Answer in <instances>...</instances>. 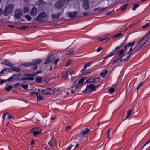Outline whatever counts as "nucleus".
Instances as JSON below:
<instances>
[{"mask_svg": "<svg viewBox=\"0 0 150 150\" xmlns=\"http://www.w3.org/2000/svg\"><path fill=\"white\" fill-rule=\"evenodd\" d=\"M87 79V77H83L81 78L76 83L79 79V78L76 79L75 82V90L76 91L79 92L80 91L81 88L84 85L85 80Z\"/></svg>", "mask_w": 150, "mask_h": 150, "instance_id": "1", "label": "nucleus"}, {"mask_svg": "<svg viewBox=\"0 0 150 150\" xmlns=\"http://www.w3.org/2000/svg\"><path fill=\"white\" fill-rule=\"evenodd\" d=\"M41 62V59H37L33 60L31 62H26L24 64V65L26 67L31 66V68L36 70L38 67L37 65L39 64Z\"/></svg>", "mask_w": 150, "mask_h": 150, "instance_id": "2", "label": "nucleus"}, {"mask_svg": "<svg viewBox=\"0 0 150 150\" xmlns=\"http://www.w3.org/2000/svg\"><path fill=\"white\" fill-rule=\"evenodd\" d=\"M145 37L144 36L142 37L135 45L133 48V51L134 52H137L140 50L142 49L141 47L142 46L147 42L145 40Z\"/></svg>", "mask_w": 150, "mask_h": 150, "instance_id": "3", "label": "nucleus"}, {"mask_svg": "<svg viewBox=\"0 0 150 150\" xmlns=\"http://www.w3.org/2000/svg\"><path fill=\"white\" fill-rule=\"evenodd\" d=\"M96 90V86L93 84H90L87 85L85 90L82 92L86 94H90L91 93Z\"/></svg>", "mask_w": 150, "mask_h": 150, "instance_id": "4", "label": "nucleus"}, {"mask_svg": "<svg viewBox=\"0 0 150 150\" xmlns=\"http://www.w3.org/2000/svg\"><path fill=\"white\" fill-rule=\"evenodd\" d=\"M14 8V6L12 4L7 5L5 7L3 13V15L5 16H8L11 13Z\"/></svg>", "mask_w": 150, "mask_h": 150, "instance_id": "5", "label": "nucleus"}, {"mask_svg": "<svg viewBox=\"0 0 150 150\" xmlns=\"http://www.w3.org/2000/svg\"><path fill=\"white\" fill-rule=\"evenodd\" d=\"M135 44V42L134 41H133L132 42L128 43L127 45H125L124 46V49L125 50V52L130 48L129 49V52H128V56H129V57L130 55L131 54L132 51H134L133 49H132V47ZM133 52H134V51Z\"/></svg>", "mask_w": 150, "mask_h": 150, "instance_id": "6", "label": "nucleus"}, {"mask_svg": "<svg viewBox=\"0 0 150 150\" xmlns=\"http://www.w3.org/2000/svg\"><path fill=\"white\" fill-rule=\"evenodd\" d=\"M38 75L36 74V73H34L33 74H25L26 77L22 78L21 80L25 81L26 80L33 81L34 80V77Z\"/></svg>", "mask_w": 150, "mask_h": 150, "instance_id": "7", "label": "nucleus"}, {"mask_svg": "<svg viewBox=\"0 0 150 150\" xmlns=\"http://www.w3.org/2000/svg\"><path fill=\"white\" fill-rule=\"evenodd\" d=\"M31 132L32 133L33 136L35 137L42 132L41 130L39 127H34L32 128Z\"/></svg>", "mask_w": 150, "mask_h": 150, "instance_id": "8", "label": "nucleus"}, {"mask_svg": "<svg viewBox=\"0 0 150 150\" xmlns=\"http://www.w3.org/2000/svg\"><path fill=\"white\" fill-rule=\"evenodd\" d=\"M57 141L54 137H52L51 140L49 142L48 144L50 146L53 148L57 145Z\"/></svg>", "mask_w": 150, "mask_h": 150, "instance_id": "9", "label": "nucleus"}, {"mask_svg": "<svg viewBox=\"0 0 150 150\" xmlns=\"http://www.w3.org/2000/svg\"><path fill=\"white\" fill-rule=\"evenodd\" d=\"M47 16L46 13L44 12L41 13L35 18V20L38 21L39 22H42L43 21L42 19Z\"/></svg>", "mask_w": 150, "mask_h": 150, "instance_id": "10", "label": "nucleus"}, {"mask_svg": "<svg viewBox=\"0 0 150 150\" xmlns=\"http://www.w3.org/2000/svg\"><path fill=\"white\" fill-rule=\"evenodd\" d=\"M112 37L110 34H107L104 35L102 37H100L98 38V40L100 41H104L107 42Z\"/></svg>", "mask_w": 150, "mask_h": 150, "instance_id": "11", "label": "nucleus"}, {"mask_svg": "<svg viewBox=\"0 0 150 150\" xmlns=\"http://www.w3.org/2000/svg\"><path fill=\"white\" fill-rule=\"evenodd\" d=\"M64 4L65 1L63 2L61 0H59L55 3V6L56 8L60 9L62 8Z\"/></svg>", "mask_w": 150, "mask_h": 150, "instance_id": "12", "label": "nucleus"}, {"mask_svg": "<svg viewBox=\"0 0 150 150\" xmlns=\"http://www.w3.org/2000/svg\"><path fill=\"white\" fill-rule=\"evenodd\" d=\"M82 6L83 8L85 10L89 9V6L88 0H83Z\"/></svg>", "mask_w": 150, "mask_h": 150, "instance_id": "13", "label": "nucleus"}, {"mask_svg": "<svg viewBox=\"0 0 150 150\" xmlns=\"http://www.w3.org/2000/svg\"><path fill=\"white\" fill-rule=\"evenodd\" d=\"M91 132V131L88 127L81 129V134L83 136Z\"/></svg>", "mask_w": 150, "mask_h": 150, "instance_id": "14", "label": "nucleus"}, {"mask_svg": "<svg viewBox=\"0 0 150 150\" xmlns=\"http://www.w3.org/2000/svg\"><path fill=\"white\" fill-rule=\"evenodd\" d=\"M129 58V56H127L125 59H123L122 58V56H118L117 58H115L113 60V62L114 63H116L119 60L120 62L126 61Z\"/></svg>", "mask_w": 150, "mask_h": 150, "instance_id": "15", "label": "nucleus"}, {"mask_svg": "<svg viewBox=\"0 0 150 150\" xmlns=\"http://www.w3.org/2000/svg\"><path fill=\"white\" fill-rule=\"evenodd\" d=\"M22 14L21 9H16L14 15L15 18L16 19L19 18L21 17Z\"/></svg>", "mask_w": 150, "mask_h": 150, "instance_id": "16", "label": "nucleus"}, {"mask_svg": "<svg viewBox=\"0 0 150 150\" xmlns=\"http://www.w3.org/2000/svg\"><path fill=\"white\" fill-rule=\"evenodd\" d=\"M77 13V12L76 11L69 12L68 13V15L70 18H74L76 16Z\"/></svg>", "mask_w": 150, "mask_h": 150, "instance_id": "17", "label": "nucleus"}, {"mask_svg": "<svg viewBox=\"0 0 150 150\" xmlns=\"http://www.w3.org/2000/svg\"><path fill=\"white\" fill-rule=\"evenodd\" d=\"M37 9L36 7H33L30 11V14L32 16H34L37 15Z\"/></svg>", "mask_w": 150, "mask_h": 150, "instance_id": "18", "label": "nucleus"}, {"mask_svg": "<svg viewBox=\"0 0 150 150\" xmlns=\"http://www.w3.org/2000/svg\"><path fill=\"white\" fill-rule=\"evenodd\" d=\"M2 64L5 65L10 67L13 66V65L9 61L4 60Z\"/></svg>", "mask_w": 150, "mask_h": 150, "instance_id": "19", "label": "nucleus"}, {"mask_svg": "<svg viewBox=\"0 0 150 150\" xmlns=\"http://www.w3.org/2000/svg\"><path fill=\"white\" fill-rule=\"evenodd\" d=\"M53 90L50 88H47L46 89L44 90V95H47L51 94L53 92Z\"/></svg>", "mask_w": 150, "mask_h": 150, "instance_id": "20", "label": "nucleus"}, {"mask_svg": "<svg viewBox=\"0 0 150 150\" xmlns=\"http://www.w3.org/2000/svg\"><path fill=\"white\" fill-rule=\"evenodd\" d=\"M125 51L124 49H121L117 52V54H118L119 55L118 56H122V57L124 56V55H122V54Z\"/></svg>", "mask_w": 150, "mask_h": 150, "instance_id": "21", "label": "nucleus"}, {"mask_svg": "<svg viewBox=\"0 0 150 150\" xmlns=\"http://www.w3.org/2000/svg\"><path fill=\"white\" fill-rule=\"evenodd\" d=\"M70 71H66L63 73L62 74V76L65 79H67L68 76V75L69 74Z\"/></svg>", "mask_w": 150, "mask_h": 150, "instance_id": "22", "label": "nucleus"}, {"mask_svg": "<svg viewBox=\"0 0 150 150\" xmlns=\"http://www.w3.org/2000/svg\"><path fill=\"white\" fill-rule=\"evenodd\" d=\"M60 13H55L54 14H52V15L51 17L52 19H54L56 18H58L60 17Z\"/></svg>", "mask_w": 150, "mask_h": 150, "instance_id": "23", "label": "nucleus"}, {"mask_svg": "<svg viewBox=\"0 0 150 150\" xmlns=\"http://www.w3.org/2000/svg\"><path fill=\"white\" fill-rule=\"evenodd\" d=\"M106 8H101L100 7H99L97 8H96L94 9V11L97 12H99L103 11Z\"/></svg>", "mask_w": 150, "mask_h": 150, "instance_id": "24", "label": "nucleus"}, {"mask_svg": "<svg viewBox=\"0 0 150 150\" xmlns=\"http://www.w3.org/2000/svg\"><path fill=\"white\" fill-rule=\"evenodd\" d=\"M108 73V71L107 70L103 71L100 74L101 77L103 78L105 77Z\"/></svg>", "mask_w": 150, "mask_h": 150, "instance_id": "25", "label": "nucleus"}, {"mask_svg": "<svg viewBox=\"0 0 150 150\" xmlns=\"http://www.w3.org/2000/svg\"><path fill=\"white\" fill-rule=\"evenodd\" d=\"M129 5V4L128 3H126L125 4L123 5H122L120 7V10L121 11H124L125 9L127 8V6Z\"/></svg>", "mask_w": 150, "mask_h": 150, "instance_id": "26", "label": "nucleus"}, {"mask_svg": "<svg viewBox=\"0 0 150 150\" xmlns=\"http://www.w3.org/2000/svg\"><path fill=\"white\" fill-rule=\"evenodd\" d=\"M74 53V50L72 48H71L70 49L66 52V55H69L73 54Z\"/></svg>", "mask_w": 150, "mask_h": 150, "instance_id": "27", "label": "nucleus"}, {"mask_svg": "<svg viewBox=\"0 0 150 150\" xmlns=\"http://www.w3.org/2000/svg\"><path fill=\"white\" fill-rule=\"evenodd\" d=\"M132 113V110L131 109H129L127 111V115L125 118L126 119L128 118L131 115Z\"/></svg>", "mask_w": 150, "mask_h": 150, "instance_id": "28", "label": "nucleus"}, {"mask_svg": "<svg viewBox=\"0 0 150 150\" xmlns=\"http://www.w3.org/2000/svg\"><path fill=\"white\" fill-rule=\"evenodd\" d=\"M10 69L12 70V71L19 72L20 70V69L17 67H11Z\"/></svg>", "mask_w": 150, "mask_h": 150, "instance_id": "29", "label": "nucleus"}, {"mask_svg": "<svg viewBox=\"0 0 150 150\" xmlns=\"http://www.w3.org/2000/svg\"><path fill=\"white\" fill-rule=\"evenodd\" d=\"M7 70L8 71V72H11L12 71L10 70L9 69H7L6 68H4L3 69H2L1 71L0 72V74H3L4 72L6 71Z\"/></svg>", "mask_w": 150, "mask_h": 150, "instance_id": "30", "label": "nucleus"}, {"mask_svg": "<svg viewBox=\"0 0 150 150\" xmlns=\"http://www.w3.org/2000/svg\"><path fill=\"white\" fill-rule=\"evenodd\" d=\"M35 81L38 83H40L42 81V78L41 77H38L36 78L35 79Z\"/></svg>", "mask_w": 150, "mask_h": 150, "instance_id": "31", "label": "nucleus"}, {"mask_svg": "<svg viewBox=\"0 0 150 150\" xmlns=\"http://www.w3.org/2000/svg\"><path fill=\"white\" fill-rule=\"evenodd\" d=\"M28 28V26H22L21 27H17V28L18 29L22 30H25L26 29Z\"/></svg>", "mask_w": 150, "mask_h": 150, "instance_id": "32", "label": "nucleus"}, {"mask_svg": "<svg viewBox=\"0 0 150 150\" xmlns=\"http://www.w3.org/2000/svg\"><path fill=\"white\" fill-rule=\"evenodd\" d=\"M122 35V33L120 32L116 34L115 35L113 36L112 37V38L114 39L116 38H118Z\"/></svg>", "mask_w": 150, "mask_h": 150, "instance_id": "33", "label": "nucleus"}, {"mask_svg": "<svg viewBox=\"0 0 150 150\" xmlns=\"http://www.w3.org/2000/svg\"><path fill=\"white\" fill-rule=\"evenodd\" d=\"M139 5L138 4H136L134 5L132 9V10H134L135 11L136 10V8L139 7Z\"/></svg>", "mask_w": 150, "mask_h": 150, "instance_id": "34", "label": "nucleus"}, {"mask_svg": "<svg viewBox=\"0 0 150 150\" xmlns=\"http://www.w3.org/2000/svg\"><path fill=\"white\" fill-rule=\"evenodd\" d=\"M21 87L24 90H27L28 87V85L27 84H22L21 85Z\"/></svg>", "mask_w": 150, "mask_h": 150, "instance_id": "35", "label": "nucleus"}, {"mask_svg": "<svg viewBox=\"0 0 150 150\" xmlns=\"http://www.w3.org/2000/svg\"><path fill=\"white\" fill-rule=\"evenodd\" d=\"M108 91L110 93L112 94L115 91V89L113 88H110L109 90H108Z\"/></svg>", "mask_w": 150, "mask_h": 150, "instance_id": "36", "label": "nucleus"}, {"mask_svg": "<svg viewBox=\"0 0 150 150\" xmlns=\"http://www.w3.org/2000/svg\"><path fill=\"white\" fill-rule=\"evenodd\" d=\"M93 78H89L85 82V83H93Z\"/></svg>", "mask_w": 150, "mask_h": 150, "instance_id": "37", "label": "nucleus"}, {"mask_svg": "<svg viewBox=\"0 0 150 150\" xmlns=\"http://www.w3.org/2000/svg\"><path fill=\"white\" fill-rule=\"evenodd\" d=\"M25 17L28 21H30L32 20V18L28 15H25Z\"/></svg>", "mask_w": 150, "mask_h": 150, "instance_id": "38", "label": "nucleus"}, {"mask_svg": "<svg viewBox=\"0 0 150 150\" xmlns=\"http://www.w3.org/2000/svg\"><path fill=\"white\" fill-rule=\"evenodd\" d=\"M13 87L11 85L8 86L6 88V90L8 92L10 91L12 88Z\"/></svg>", "mask_w": 150, "mask_h": 150, "instance_id": "39", "label": "nucleus"}, {"mask_svg": "<svg viewBox=\"0 0 150 150\" xmlns=\"http://www.w3.org/2000/svg\"><path fill=\"white\" fill-rule=\"evenodd\" d=\"M6 115L8 116V117L9 119H11L14 120L15 119L14 117L9 114L8 113H6Z\"/></svg>", "mask_w": 150, "mask_h": 150, "instance_id": "40", "label": "nucleus"}, {"mask_svg": "<svg viewBox=\"0 0 150 150\" xmlns=\"http://www.w3.org/2000/svg\"><path fill=\"white\" fill-rule=\"evenodd\" d=\"M43 98L42 97L40 94H39V95L38 96H37V100L38 101H40L43 100Z\"/></svg>", "mask_w": 150, "mask_h": 150, "instance_id": "41", "label": "nucleus"}, {"mask_svg": "<svg viewBox=\"0 0 150 150\" xmlns=\"http://www.w3.org/2000/svg\"><path fill=\"white\" fill-rule=\"evenodd\" d=\"M100 78L99 77L95 78H93V83H94L96 82L99 81Z\"/></svg>", "mask_w": 150, "mask_h": 150, "instance_id": "42", "label": "nucleus"}, {"mask_svg": "<svg viewBox=\"0 0 150 150\" xmlns=\"http://www.w3.org/2000/svg\"><path fill=\"white\" fill-rule=\"evenodd\" d=\"M50 62V57H48L45 62L44 64H47L49 63Z\"/></svg>", "mask_w": 150, "mask_h": 150, "instance_id": "43", "label": "nucleus"}, {"mask_svg": "<svg viewBox=\"0 0 150 150\" xmlns=\"http://www.w3.org/2000/svg\"><path fill=\"white\" fill-rule=\"evenodd\" d=\"M121 47L120 46H118L116 47L112 51V52H115L117 50L120 49Z\"/></svg>", "mask_w": 150, "mask_h": 150, "instance_id": "44", "label": "nucleus"}, {"mask_svg": "<svg viewBox=\"0 0 150 150\" xmlns=\"http://www.w3.org/2000/svg\"><path fill=\"white\" fill-rule=\"evenodd\" d=\"M149 25V23H147L145 24L144 25L142 26V29H145L147 27H148Z\"/></svg>", "mask_w": 150, "mask_h": 150, "instance_id": "45", "label": "nucleus"}, {"mask_svg": "<svg viewBox=\"0 0 150 150\" xmlns=\"http://www.w3.org/2000/svg\"><path fill=\"white\" fill-rule=\"evenodd\" d=\"M74 146L71 144L70 145V146L66 148L67 150H71L72 148Z\"/></svg>", "mask_w": 150, "mask_h": 150, "instance_id": "46", "label": "nucleus"}, {"mask_svg": "<svg viewBox=\"0 0 150 150\" xmlns=\"http://www.w3.org/2000/svg\"><path fill=\"white\" fill-rule=\"evenodd\" d=\"M94 63L93 62H91L89 63H88L86 64L85 65L87 67H90L91 66V64H93Z\"/></svg>", "mask_w": 150, "mask_h": 150, "instance_id": "47", "label": "nucleus"}, {"mask_svg": "<svg viewBox=\"0 0 150 150\" xmlns=\"http://www.w3.org/2000/svg\"><path fill=\"white\" fill-rule=\"evenodd\" d=\"M24 11L25 13H27L29 11V8L26 7L24 8Z\"/></svg>", "mask_w": 150, "mask_h": 150, "instance_id": "48", "label": "nucleus"}, {"mask_svg": "<svg viewBox=\"0 0 150 150\" xmlns=\"http://www.w3.org/2000/svg\"><path fill=\"white\" fill-rule=\"evenodd\" d=\"M20 82H18L17 83L15 84L14 85V87H17L19 86H20Z\"/></svg>", "mask_w": 150, "mask_h": 150, "instance_id": "49", "label": "nucleus"}, {"mask_svg": "<svg viewBox=\"0 0 150 150\" xmlns=\"http://www.w3.org/2000/svg\"><path fill=\"white\" fill-rule=\"evenodd\" d=\"M144 36L145 38L146 37H148L149 38H150V30Z\"/></svg>", "mask_w": 150, "mask_h": 150, "instance_id": "50", "label": "nucleus"}, {"mask_svg": "<svg viewBox=\"0 0 150 150\" xmlns=\"http://www.w3.org/2000/svg\"><path fill=\"white\" fill-rule=\"evenodd\" d=\"M59 59H56L54 61V63L56 66L57 65V63H58V62L59 61Z\"/></svg>", "mask_w": 150, "mask_h": 150, "instance_id": "51", "label": "nucleus"}, {"mask_svg": "<svg viewBox=\"0 0 150 150\" xmlns=\"http://www.w3.org/2000/svg\"><path fill=\"white\" fill-rule=\"evenodd\" d=\"M103 48L101 47H99L97 50V52H100L102 49Z\"/></svg>", "mask_w": 150, "mask_h": 150, "instance_id": "52", "label": "nucleus"}, {"mask_svg": "<svg viewBox=\"0 0 150 150\" xmlns=\"http://www.w3.org/2000/svg\"><path fill=\"white\" fill-rule=\"evenodd\" d=\"M39 3L40 4H44V1L43 0H39Z\"/></svg>", "mask_w": 150, "mask_h": 150, "instance_id": "53", "label": "nucleus"}, {"mask_svg": "<svg viewBox=\"0 0 150 150\" xmlns=\"http://www.w3.org/2000/svg\"><path fill=\"white\" fill-rule=\"evenodd\" d=\"M38 91L39 92H41L42 93V94H43L44 93V90H43L42 89H40L38 90Z\"/></svg>", "mask_w": 150, "mask_h": 150, "instance_id": "54", "label": "nucleus"}, {"mask_svg": "<svg viewBox=\"0 0 150 150\" xmlns=\"http://www.w3.org/2000/svg\"><path fill=\"white\" fill-rule=\"evenodd\" d=\"M150 38L148 37H146L145 38V40L146 41V42H147L149 40Z\"/></svg>", "mask_w": 150, "mask_h": 150, "instance_id": "55", "label": "nucleus"}, {"mask_svg": "<svg viewBox=\"0 0 150 150\" xmlns=\"http://www.w3.org/2000/svg\"><path fill=\"white\" fill-rule=\"evenodd\" d=\"M89 13L88 12H85V13H83L82 15L83 16H87L88 15Z\"/></svg>", "mask_w": 150, "mask_h": 150, "instance_id": "56", "label": "nucleus"}, {"mask_svg": "<svg viewBox=\"0 0 150 150\" xmlns=\"http://www.w3.org/2000/svg\"><path fill=\"white\" fill-rule=\"evenodd\" d=\"M16 76H17V75L16 74H13L12 76V77H12L13 79V80L16 79Z\"/></svg>", "mask_w": 150, "mask_h": 150, "instance_id": "57", "label": "nucleus"}, {"mask_svg": "<svg viewBox=\"0 0 150 150\" xmlns=\"http://www.w3.org/2000/svg\"><path fill=\"white\" fill-rule=\"evenodd\" d=\"M70 126L69 125L67 126L65 128L66 131H67L68 130H69L70 129Z\"/></svg>", "mask_w": 150, "mask_h": 150, "instance_id": "58", "label": "nucleus"}, {"mask_svg": "<svg viewBox=\"0 0 150 150\" xmlns=\"http://www.w3.org/2000/svg\"><path fill=\"white\" fill-rule=\"evenodd\" d=\"M13 77H12V76H11V77H9V78H8L7 79V81H12V80H13Z\"/></svg>", "mask_w": 150, "mask_h": 150, "instance_id": "59", "label": "nucleus"}, {"mask_svg": "<svg viewBox=\"0 0 150 150\" xmlns=\"http://www.w3.org/2000/svg\"><path fill=\"white\" fill-rule=\"evenodd\" d=\"M71 64V62L69 61H68L67 62V63L66 64V66H69Z\"/></svg>", "mask_w": 150, "mask_h": 150, "instance_id": "60", "label": "nucleus"}, {"mask_svg": "<svg viewBox=\"0 0 150 150\" xmlns=\"http://www.w3.org/2000/svg\"><path fill=\"white\" fill-rule=\"evenodd\" d=\"M35 142V141L34 140H32L31 142L30 145L31 146L33 145V144H34Z\"/></svg>", "mask_w": 150, "mask_h": 150, "instance_id": "61", "label": "nucleus"}, {"mask_svg": "<svg viewBox=\"0 0 150 150\" xmlns=\"http://www.w3.org/2000/svg\"><path fill=\"white\" fill-rule=\"evenodd\" d=\"M35 92L34 91H31L29 93V94L31 95H34V94H35Z\"/></svg>", "mask_w": 150, "mask_h": 150, "instance_id": "62", "label": "nucleus"}, {"mask_svg": "<svg viewBox=\"0 0 150 150\" xmlns=\"http://www.w3.org/2000/svg\"><path fill=\"white\" fill-rule=\"evenodd\" d=\"M21 75V74H19L18 75H17V76L16 77V79H19V77Z\"/></svg>", "mask_w": 150, "mask_h": 150, "instance_id": "63", "label": "nucleus"}, {"mask_svg": "<svg viewBox=\"0 0 150 150\" xmlns=\"http://www.w3.org/2000/svg\"><path fill=\"white\" fill-rule=\"evenodd\" d=\"M143 82H141L139 83L138 85L140 87L143 85Z\"/></svg>", "mask_w": 150, "mask_h": 150, "instance_id": "64", "label": "nucleus"}]
</instances>
